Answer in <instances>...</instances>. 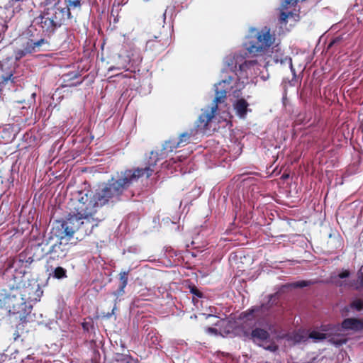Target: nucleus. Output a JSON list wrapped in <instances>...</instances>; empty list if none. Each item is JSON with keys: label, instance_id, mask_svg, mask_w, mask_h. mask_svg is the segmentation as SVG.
Instances as JSON below:
<instances>
[{"label": "nucleus", "instance_id": "20e7f679", "mask_svg": "<svg viewBox=\"0 0 363 363\" xmlns=\"http://www.w3.org/2000/svg\"><path fill=\"white\" fill-rule=\"evenodd\" d=\"M275 35L271 33L269 28L267 26L261 29L250 28L243 45L250 54L262 55L275 44Z\"/></svg>", "mask_w": 363, "mask_h": 363}, {"label": "nucleus", "instance_id": "ddd939ff", "mask_svg": "<svg viewBox=\"0 0 363 363\" xmlns=\"http://www.w3.org/2000/svg\"><path fill=\"white\" fill-rule=\"evenodd\" d=\"M57 238L60 239L59 243H55L52 245L47 252L48 254H50V258L53 259L65 258L70 248V245L67 242V240L65 242H63V240H65L67 237L62 239L60 237Z\"/></svg>", "mask_w": 363, "mask_h": 363}, {"label": "nucleus", "instance_id": "1a4fd4ad", "mask_svg": "<svg viewBox=\"0 0 363 363\" xmlns=\"http://www.w3.org/2000/svg\"><path fill=\"white\" fill-rule=\"evenodd\" d=\"M21 295L28 301V305H33L40 301L43 291L36 281H31L24 283L23 285L16 286Z\"/></svg>", "mask_w": 363, "mask_h": 363}, {"label": "nucleus", "instance_id": "c756f323", "mask_svg": "<svg viewBox=\"0 0 363 363\" xmlns=\"http://www.w3.org/2000/svg\"><path fill=\"white\" fill-rule=\"evenodd\" d=\"M205 332L207 334H208L210 335H213V336L220 335V334H219V327H218V328H211V327L206 328L205 329Z\"/></svg>", "mask_w": 363, "mask_h": 363}, {"label": "nucleus", "instance_id": "9b49d317", "mask_svg": "<svg viewBox=\"0 0 363 363\" xmlns=\"http://www.w3.org/2000/svg\"><path fill=\"white\" fill-rule=\"evenodd\" d=\"M363 329V322L356 318H347L343 320L341 325H333L331 330L335 332L337 338H345L347 335L346 331H359Z\"/></svg>", "mask_w": 363, "mask_h": 363}, {"label": "nucleus", "instance_id": "f3484780", "mask_svg": "<svg viewBox=\"0 0 363 363\" xmlns=\"http://www.w3.org/2000/svg\"><path fill=\"white\" fill-rule=\"evenodd\" d=\"M135 54H138L136 50H134L131 55L128 53L125 55V51L123 50L118 54L119 61L118 62L117 66L110 67L108 69V72H111L113 70H121V69H126L128 70V65L130 64L131 61H133Z\"/></svg>", "mask_w": 363, "mask_h": 363}, {"label": "nucleus", "instance_id": "72a5a7b5", "mask_svg": "<svg viewBox=\"0 0 363 363\" xmlns=\"http://www.w3.org/2000/svg\"><path fill=\"white\" fill-rule=\"evenodd\" d=\"M172 160H173L174 162H176L177 160H181L179 156H177L176 157L172 158Z\"/></svg>", "mask_w": 363, "mask_h": 363}, {"label": "nucleus", "instance_id": "f8f14e48", "mask_svg": "<svg viewBox=\"0 0 363 363\" xmlns=\"http://www.w3.org/2000/svg\"><path fill=\"white\" fill-rule=\"evenodd\" d=\"M46 43L44 39H40L37 41L33 40H26L22 43V48H18L14 51V57L16 60H19L28 54L36 52L43 44Z\"/></svg>", "mask_w": 363, "mask_h": 363}, {"label": "nucleus", "instance_id": "7ed1b4c3", "mask_svg": "<svg viewBox=\"0 0 363 363\" xmlns=\"http://www.w3.org/2000/svg\"><path fill=\"white\" fill-rule=\"evenodd\" d=\"M99 220L94 216H68L63 222H57L52 228V233L61 239L72 238L76 230H81L86 235L91 233L94 228L98 226Z\"/></svg>", "mask_w": 363, "mask_h": 363}, {"label": "nucleus", "instance_id": "423d86ee", "mask_svg": "<svg viewBox=\"0 0 363 363\" xmlns=\"http://www.w3.org/2000/svg\"><path fill=\"white\" fill-rule=\"evenodd\" d=\"M223 86H225V82L217 83L214 85L216 97L211 106H208L201 109V113L199 115L196 123L197 132H200L202 134L206 133L209 129V123L216 114L218 104L225 101L227 93L223 89Z\"/></svg>", "mask_w": 363, "mask_h": 363}, {"label": "nucleus", "instance_id": "aec40b11", "mask_svg": "<svg viewBox=\"0 0 363 363\" xmlns=\"http://www.w3.org/2000/svg\"><path fill=\"white\" fill-rule=\"evenodd\" d=\"M274 62L276 63H280L281 65H288L290 68L291 72L294 75H295V69L293 67L292 60L291 57L288 56H282L281 57L274 58Z\"/></svg>", "mask_w": 363, "mask_h": 363}, {"label": "nucleus", "instance_id": "a878e982", "mask_svg": "<svg viewBox=\"0 0 363 363\" xmlns=\"http://www.w3.org/2000/svg\"><path fill=\"white\" fill-rule=\"evenodd\" d=\"M350 309H354L357 311H363V301L361 300L354 301L349 308H347V311H349Z\"/></svg>", "mask_w": 363, "mask_h": 363}, {"label": "nucleus", "instance_id": "393cba45", "mask_svg": "<svg viewBox=\"0 0 363 363\" xmlns=\"http://www.w3.org/2000/svg\"><path fill=\"white\" fill-rule=\"evenodd\" d=\"M120 280L122 283L120 287V292L123 293L124 289L128 284V272H122L120 273Z\"/></svg>", "mask_w": 363, "mask_h": 363}, {"label": "nucleus", "instance_id": "2eb2a0df", "mask_svg": "<svg viewBox=\"0 0 363 363\" xmlns=\"http://www.w3.org/2000/svg\"><path fill=\"white\" fill-rule=\"evenodd\" d=\"M233 103V110L236 116L240 119H245L248 113L252 111L249 103L243 98H239Z\"/></svg>", "mask_w": 363, "mask_h": 363}, {"label": "nucleus", "instance_id": "6ab92c4d", "mask_svg": "<svg viewBox=\"0 0 363 363\" xmlns=\"http://www.w3.org/2000/svg\"><path fill=\"white\" fill-rule=\"evenodd\" d=\"M252 337L259 340H265L269 338V333L261 328H255L252 331Z\"/></svg>", "mask_w": 363, "mask_h": 363}, {"label": "nucleus", "instance_id": "c85d7f7f", "mask_svg": "<svg viewBox=\"0 0 363 363\" xmlns=\"http://www.w3.org/2000/svg\"><path fill=\"white\" fill-rule=\"evenodd\" d=\"M310 284H311L310 281L303 280V281H296V282L291 284V286H292L294 288H303V287L308 286Z\"/></svg>", "mask_w": 363, "mask_h": 363}, {"label": "nucleus", "instance_id": "bb28decb", "mask_svg": "<svg viewBox=\"0 0 363 363\" xmlns=\"http://www.w3.org/2000/svg\"><path fill=\"white\" fill-rule=\"evenodd\" d=\"M9 315H12L9 308L1 304V298H0V320L7 317Z\"/></svg>", "mask_w": 363, "mask_h": 363}, {"label": "nucleus", "instance_id": "a211bd4d", "mask_svg": "<svg viewBox=\"0 0 363 363\" xmlns=\"http://www.w3.org/2000/svg\"><path fill=\"white\" fill-rule=\"evenodd\" d=\"M39 23L43 28V31L48 33H52L54 30L59 27L55 24V21L51 16L48 15V11L43 12L40 16Z\"/></svg>", "mask_w": 363, "mask_h": 363}, {"label": "nucleus", "instance_id": "473e14b6", "mask_svg": "<svg viewBox=\"0 0 363 363\" xmlns=\"http://www.w3.org/2000/svg\"><path fill=\"white\" fill-rule=\"evenodd\" d=\"M266 350H269L271 352H276L278 349L277 346L275 345H270L265 347Z\"/></svg>", "mask_w": 363, "mask_h": 363}, {"label": "nucleus", "instance_id": "412c9836", "mask_svg": "<svg viewBox=\"0 0 363 363\" xmlns=\"http://www.w3.org/2000/svg\"><path fill=\"white\" fill-rule=\"evenodd\" d=\"M308 340L307 333L304 331H299L293 335L292 340L295 343L305 342Z\"/></svg>", "mask_w": 363, "mask_h": 363}, {"label": "nucleus", "instance_id": "0eeeda50", "mask_svg": "<svg viewBox=\"0 0 363 363\" xmlns=\"http://www.w3.org/2000/svg\"><path fill=\"white\" fill-rule=\"evenodd\" d=\"M96 199V194L89 192H79V196L74 203V211L69 216H94L97 208L103 206Z\"/></svg>", "mask_w": 363, "mask_h": 363}, {"label": "nucleus", "instance_id": "6e6552de", "mask_svg": "<svg viewBox=\"0 0 363 363\" xmlns=\"http://www.w3.org/2000/svg\"><path fill=\"white\" fill-rule=\"evenodd\" d=\"M333 325H324L320 329H315L309 333L308 339L312 340L315 343L320 342L324 340H328L330 342L339 347L347 342L346 338H337L335 331L331 328Z\"/></svg>", "mask_w": 363, "mask_h": 363}, {"label": "nucleus", "instance_id": "7c9ffc66", "mask_svg": "<svg viewBox=\"0 0 363 363\" xmlns=\"http://www.w3.org/2000/svg\"><path fill=\"white\" fill-rule=\"evenodd\" d=\"M358 279L359 280V282L361 284L363 285V265L360 267L359 272H358Z\"/></svg>", "mask_w": 363, "mask_h": 363}, {"label": "nucleus", "instance_id": "dca6fc26", "mask_svg": "<svg viewBox=\"0 0 363 363\" xmlns=\"http://www.w3.org/2000/svg\"><path fill=\"white\" fill-rule=\"evenodd\" d=\"M215 325L219 327L220 335L225 337L233 333L235 328V321L230 318H220L215 323Z\"/></svg>", "mask_w": 363, "mask_h": 363}, {"label": "nucleus", "instance_id": "4468645a", "mask_svg": "<svg viewBox=\"0 0 363 363\" xmlns=\"http://www.w3.org/2000/svg\"><path fill=\"white\" fill-rule=\"evenodd\" d=\"M267 306L262 305L260 306H253L247 311L242 312L239 315V319L242 321L252 320L255 318H259L265 315Z\"/></svg>", "mask_w": 363, "mask_h": 363}, {"label": "nucleus", "instance_id": "f704fd0d", "mask_svg": "<svg viewBox=\"0 0 363 363\" xmlns=\"http://www.w3.org/2000/svg\"><path fill=\"white\" fill-rule=\"evenodd\" d=\"M211 317H213V315L209 314V315H208L206 316V318H211Z\"/></svg>", "mask_w": 363, "mask_h": 363}, {"label": "nucleus", "instance_id": "b1692460", "mask_svg": "<svg viewBox=\"0 0 363 363\" xmlns=\"http://www.w3.org/2000/svg\"><path fill=\"white\" fill-rule=\"evenodd\" d=\"M66 270L61 267H57L53 271V277L56 279H62L66 277Z\"/></svg>", "mask_w": 363, "mask_h": 363}, {"label": "nucleus", "instance_id": "39448f33", "mask_svg": "<svg viewBox=\"0 0 363 363\" xmlns=\"http://www.w3.org/2000/svg\"><path fill=\"white\" fill-rule=\"evenodd\" d=\"M1 304L9 308V311L22 321H27L28 316L32 311V306L19 292L17 287H12L8 294L2 295Z\"/></svg>", "mask_w": 363, "mask_h": 363}, {"label": "nucleus", "instance_id": "2f4dec72", "mask_svg": "<svg viewBox=\"0 0 363 363\" xmlns=\"http://www.w3.org/2000/svg\"><path fill=\"white\" fill-rule=\"evenodd\" d=\"M349 275H350V272L347 270H345L338 274V277L340 279H344V278L348 277Z\"/></svg>", "mask_w": 363, "mask_h": 363}, {"label": "nucleus", "instance_id": "f03ea898", "mask_svg": "<svg viewBox=\"0 0 363 363\" xmlns=\"http://www.w3.org/2000/svg\"><path fill=\"white\" fill-rule=\"evenodd\" d=\"M246 55L245 52H238L227 56L224 60L225 64L235 72L236 77L228 76L218 83L225 82L223 89L234 97H238L249 79L256 77L260 71L261 65L257 61L247 60Z\"/></svg>", "mask_w": 363, "mask_h": 363}, {"label": "nucleus", "instance_id": "cd10ccee", "mask_svg": "<svg viewBox=\"0 0 363 363\" xmlns=\"http://www.w3.org/2000/svg\"><path fill=\"white\" fill-rule=\"evenodd\" d=\"M114 359L117 362L129 363L130 357L128 355L117 353L114 356Z\"/></svg>", "mask_w": 363, "mask_h": 363}, {"label": "nucleus", "instance_id": "5701e85b", "mask_svg": "<svg viewBox=\"0 0 363 363\" xmlns=\"http://www.w3.org/2000/svg\"><path fill=\"white\" fill-rule=\"evenodd\" d=\"M177 142L178 140H175L167 141L163 146V150L165 152H172L174 150L177 148L174 147Z\"/></svg>", "mask_w": 363, "mask_h": 363}, {"label": "nucleus", "instance_id": "f257e3e1", "mask_svg": "<svg viewBox=\"0 0 363 363\" xmlns=\"http://www.w3.org/2000/svg\"><path fill=\"white\" fill-rule=\"evenodd\" d=\"M158 160L157 153L152 152L148 165L145 168L125 170L121 172L117 179L112 178L96 192V199L99 201V203L104 206L123 200V194L128 187L141 177H150L157 170L155 167Z\"/></svg>", "mask_w": 363, "mask_h": 363}, {"label": "nucleus", "instance_id": "4be33fe9", "mask_svg": "<svg viewBox=\"0 0 363 363\" xmlns=\"http://www.w3.org/2000/svg\"><path fill=\"white\" fill-rule=\"evenodd\" d=\"M191 134L189 133H184L180 135L179 140L177 143L174 146V147H179L183 146L189 142Z\"/></svg>", "mask_w": 363, "mask_h": 363}, {"label": "nucleus", "instance_id": "9d476101", "mask_svg": "<svg viewBox=\"0 0 363 363\" xmlns=\"http://www.w3.org/2000/svg\"><path fill=\"white\" fill-rule=\"evenodd\" d=\"M46 11H48V15L53 18L55 24L59 27L66 21L69 20L71 16L69 8H66V2L65 1L57 0L53 6L48 8Z\"/></svg>", "mask_w": 363, "mask_h": 363}]
</instances>
